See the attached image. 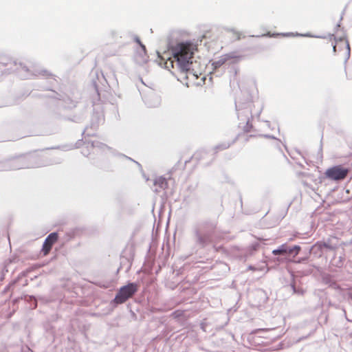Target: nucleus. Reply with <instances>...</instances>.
Segmentation results:
<instances>
[{
  "instance_id": "nucleus-4",
  "label": "nucleus",
  "mask_w": 352,
  "mask_h": 352,
  "mask_svg": "<svg viewBox=\"0 0 352 352\" xmlns=\"http://www.w3.org/2000/svg\"><path fill=\"white\" fill-rule=\"evenodd\" d=\"M349 173V169L342 166H335L328 168L325 172V175L330 179L335 181L343 180Z\"/></svg>"
},
{
  "instance_id": "nucleus-14",
  "label": "nucleus",
  "mask_w": 352,
  "mask_h": 352,
  "mask_svg": "<svg viewBox=\"0 0 352 352\" xmlns=\"http://www.w3.org/2000/svg\"><path fill=\"white\" fill-rule=\"evenodd\" d=\"M234 36H235L236 40H239L241 38V34L239 32H234Z\"/></svg>"
},
{
  "instance_id": "nucleus-6",
  "label": "nucleus",
  "mask_w": 352,
  "mask_h": 352,
  "mask_svg": "<svg viewBox=\"0 0 352 352\" xmlns=\"http://www.w3.org/2000/svg\"><path fill=\"white\" fill-rule=\"evenodd\" d=\"M58 235L56 232H52L47 236L42 248V252L44 256H46L50 253L53 245L58 241Z\"/></svg>"
},
{
  "instance_id": "nucleus-1",
  "label": "nucleus",
  "mask_w": 352,
  "mask_h": 352,
  "mask_svg": "<svg viewBox=\"0 0 352 352\" xmlns=\"http://www.w3.org/2000/svg\"><path fill=\"white\" fill-rule=\"evenodd\" d=\"M193 61V52L190 44L179 43L172 49V57L166 63L168 67V62L172 68H176L180 74L186 71Z\"/></svg>"
},
{
  "instance_id": "nucleus-5",
  "label": "nucleus",
  "mask_w": 352,
  "mask_h": 352,
  "mask_svg": "<svg viewBox=\"0 0 352 352\" xmlns=\"http://www.w3.org/2000/svg\"><path fill=\"white\" fill-rule=\"evenodd\" d=\"M335 40L333 45L334 52H338L342 55L344 58L348 59L350 56V45L349 41L344 37Z\"/></svg>"
},
{
  "instance_id": "nucleus-8",
  "label": "nucleus",
  "mask_w": 352,
  "mask_h": 352,
  "mask_svg": "<svg viewBox=\"0 0 352 352\" xmlns=\"http://www.w3.org/2000/svg\"><path fill=\"white\" fill-rule=\"evenodd\" d=\"M154 186H157L155 189L156 191L164 190L168 188V182L166 178L163 177H159L155 179Z\"/></svg>"
},
{
  "instance_id": "nucleus-7",
  "label": "nucleus",
  "mask_w": 352,
  "mask_h": 352,
  "mask_svg": "<svg viewBox=\"0 0 352 352\" xmlns=\"http://www.w3.org/2000/svg\"><path fill=\"white\" fill-rule=\"evenodd\" d=\"M300 250V248L298 245H296L292 249H289V250H287L286 246L285 245H283L278 249L273 250L272 254L274 255H280L286 253L292 254L294 251H295L296 254H298Z\"/></svg>"
},
{
  "instance_id": "nucleus-9",
  "label": "nucleus",
  "mask_w": 352,
  "mask_h": 352,
  "mask_svg": "<svg viewBox=\"0 0 352 352\" xmlns=\"http://www.w3.org/2000/svg\"><path fill=\"white\" fill-rule=\"evenodd\" d=\"M226 60V58H221L219 60H217V61H214L213 63H212V65L217 68V67H219L220 66H221L222 65H223L225 63Z\"/></svg>"
},
{
  "instance_id": "nucleus-12",
  "label": "nucleus",
  "mask_w": 352,
  "mask_h": 352,
  "mask_svg": "<svg viewBox=\"0 0 352 352\" xmlns=\"http://www.w3.org/2000/svg\"><path fill=\"white\" fill-rule=\"evenodd\" d=\"M135 41L140 45V46L142 47V50L145 52H146V47L144 45H143L139 38H135Z\"/></svg>"
},
{
  "instance_id": "nucleus-10",
  "label": "nucleus",
  "mask_w": 352,
  "mask_h": 352,
  "mask_svg": "<svg viewBox=\"0 0 352 352\" xmlns=\"http://www.w3.org/2000/svg\"><path fill=\"white\" fill-rule=\"evenodd\" d=\"M289 35H290V34H271L270 32L265 34H263V36H269V37H274V36H287Z\"/></svg>"
},
{
  "instance_id": "nucleus-11",
  "label": "nucleus",
  "mask_w": 352,
  "mask_h": 352,
  "mask_svg": "<svg viewBox=\"0 0 352 352\" xmlns=\"http://www.w3.org/2000/svg\"><path fill=\"white\" fill-rule=\"evenodd\" d=\"M199 244L201 245H205L208 243V237L206 236H200L198 239Z\"/></svg>"
},
{
  "instance_id": "nucleus-2",
  "label": "nucleus",
  "mask_w": 352,
  "mask_h": 352,
  "mask_svg": "<svg viewBox=\"0 0 352 352\" xmlns=\"http://www.w3.org/2000/svg\"><path fill=\"white\" fill-rule=\"evenodd\" d=\"M138 290V285L136 283H131L122 287L117 293L114 302L116 304H122L129 298H131Z\"/></svg>"
},
{
  "instance_id": "nucleus-3",
  "label": "nucleus",
  "mask_w": 352,
  "mask_h": 352,
  "mask_svg": "<svg viewBox=\"0 0 352 352\" xmlns=\"http://www.w3.org/2000/svg\"><path fill=\"white\" fill-rule=\"evenodd\" d=\"M188 69L181 74V78L185 79H190L192 80L198 79L202 75L204 70L200 63L196 60L192 61L190 67H188Z\"/></svg>"
},
{
  "instance_id": "nucleus-13",
  "label": "nucleus",
  "mask_w": 352,
  "mask_h": 352,
  "mask_svg": "<svg viewBox=\"0 0 352 352\" xmlns=\"http://www.w3.org/2000/svg\"><path fill=\"white\" fill-rule=\"evenodd\" d=\"M320 247L321 248H325L331 249V250L334 249L333 247L331 246L330 245H329L327 243H325V242L322 243L320 245Z\"/></svg>"
}]
</instances>
